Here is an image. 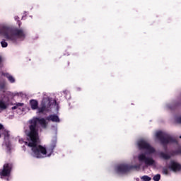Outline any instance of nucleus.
<instances>
[{"label":"nucleus","mask_w":181,"mask_h":181,"mask_svg":"<svg viewBox=\"0 0 181 181\" xmlns=\"http://www.w3.org/2000/svg\"><path fill=\"white\" fill-rule=\"evenodd\" d=\"M69 66H70V62L69 61H67L65 63H64L63 68L67 70V69H69Z\"/></svg>","instance_id":"a211bd4d"},{"label":"nucleus","mask_w":181,"mask_h":181,"mask_svg":"<svg viewBox=\"0 0 181 181\" xmlns=\"http://www.w3.org/2000/svg\"><path fill=\"white\" fill-rule=\"evenodd\" d=\"M153 180H154V181L160 180V174H157V175H154L153 177Z\"/></svg>","instance_id":"f3484780"},{"label":"nucleus","mask_w":181,"mask_h":181,"mask_svg":"<svg viewBox=\"0 0 181 181\" xmlns=\"http://www.w3.org/2000/svg\"><path fill=\"white\" fill-rule=\"evenodd\" d=\"M180 138L181 139V136H180Z\"/></svg>","instance_id":"7c9ffc66"},{"label":"nucleus","mask_w":181,"mask_h":181,"mask_svg":"<svg viewBox=\"0 0 181 181\" xmlns=\"http://www.w3.org/2000/svg\"><path fill=\"white\" fill-rule=\"evenodd\" d=\"M1 47H8V42H5V40H3L1 42Z\"/></svg>","instance_id":"6ab92c4d"},{"label":"nucleus","mask_w":181,"mask_h":181,"mask_svg":"<svg viewBox=\"0 0 181 181\" xmlns=\"http://www.w3.org/2000/svg\"><path fill=\"white\" fill-rule=\"evenodd\" d=\"M47 121H52V122H60L59 116L56 115H50L46 117Z\"/></svg>","instance_id":"9d476101"},{"label":"nucleus","mask_w":181,"mask_h":181,"mask_svg":"<svg viewBox=\"0 0 181 181\" xmlns=\"http://www.w3.org/2000/svg\"><path fill=\"white\" fill-rule=\"evenodd\" d=\"M6 108H8L6 103H5L4 100H0V111H4V110H6Z\"/></svg>","instance_id":"ddd939ff"},{"label":"nucleus","mask_w":181,"mask_h":181,"mask_svg":"<svg viewBox=\"0 0 181 181\" xmlns=\"http://www.w3.org/2000/svg\"><path fill=\"white\" fill-rule=\"evenodd\" d=\"M0 138H1V134H0Z\"/></svg>","instance_id":"2f4dec72"},{"label":"nucleus","mask_w":181,"mask_h":181,"mask_svg":"<svg viewBox=\"0 0 181 181\" xmlns=\"http://www.w3.org/2000/svg\"><path fill=\"white\" fill-rule=\"evenodd\" d=\"M4 136H5V139H9V133H6Z\"/></svg>","instance_id":"a878e982"},{"label":"nucleus","mask_w":181,"mask_h":181,"mask_svg":"<svg viewBox=\"0 0 181 181\" xmlns=\"http://www.w3.org/2000/svg\"><path fill=\"white\" fill-rule=\"evenodd\" d=\"M2 63V57H0V64Z\"/></svg>","instance_id":"cd10ccee"},{"label":"nucleus","mask_w":181,"mask_h":181,"mask_svg":"<svg viewBox=\"0 0 181 181\" xmlns=\"http://www.w3.org/2000/svg\"><path fill=\"white\" fill-rule=\"evenodd\" d=\"M42 128H47V122L43 117H33L28 121V129L25 130L27 141H25V145H28L31 148V151L34 153V156L37 158H45L43 155H47V151L46 148L42 145H39V129L40 127Z\"/></svg>","instance_id":"f257e3e1"},{"label":"nucleus","mask_w":181,"mask_h":181,"mask_svg":"<svg viewBox=\"0 0 181 181\" xmlns=\"http://www.w3.org/2000/svg\"><path fill=\"white\" fill-rule=\"evenodd\" d=\"M168 168L173 170V172H179V170H181V165L175 161H171Z\"/></svg>","instance_id":"1a4fd4ad"},{"label":"nucleus","mask_w":181,"mask_h":181,"mask_svg":"<svg viewBox=\"0 0 181 181\" xmlns=\"http://www.w3.org/2000/svg\"><path fill=\"white\" fill-rule=\"evenodd\" d=\"M31 110H37V114H45L49 112L52 109V100L49 98H43L39 107V102L36 100H30Z\"/></svg>","instance_id":"7ed1b4c3"},{"label":"nucleus","mask_w":181,"mask_h":181,"mask_svg":"<svg viewBox=\"0 0 181 181\" xmlns=\"http://www.w3.org/2000/svg\"><path fill=\"white\" fill-rule=\"evenodd\" d=\"M159 156L160 158H162V159H164L165 160H169V159H170V155L163 152H160Z\"/></svg>","instance_id":"f8f14e48"},{"label":"nucleus","mask_w":181,"mask_h":181,"mask_svg":"<svg viewBox=\"0 0 181 181\" xmlns=\"http://www.w3.org/2000/svg\"><path fill=\"white\" fill-rule=\"evenodd\" d=\"M130 171V168H129V165L128 164H122L118 165L116 168V172L117 173H128V172Z\"/></svg>","instance_id":"6e6552de"},{"label":"nucleus","mask_w":181,"mask_h":181,"mask_svg":"<svg viewBox=\"0 0 181 181\" xmlns=\"http://www.w3.org/2000/svg\"><path fill=\"white\" fill-rule=\"evenodd\" d=\"M139 148L142 151H146L148 153H155V148L151 146L146 141L140 140L138 141Z\"/></svg>","instance_id":"423d86ee"},{"label":"nucleus","mask_w":181,"mask_h":181,"mask_svg":"<svg viewBox=\"0 0 181 181\" xmlns=\"http://www.w3.org/2000/svg\"><path fill=\"white\" fill-rule=\"evenodd\" d=\"M12 169H13V163H6L3 165V168L0 169V178L9 177L11 173H12Z\"/></svg>","instance_id":"39448f33"},{"label":"nucleus","mask_w":181,"mask_h":181,"mask_svg":"<svg viewBox=\"0 0 181 181\" xmlns=\"http://www.w3.org/2000/svg\"><path fill=\"white\" fill-rule=\"evenodd\" d=\"M6 180H7V181H9V178H7Z\"/></svg>","instance_id":"c85d7f7f"},{"label":"nucleus","mask_w":181,"mask_h":181,"mask_svg":"<svg viewBox=\"0 0 181 181\" xmlns=\"http://www.w3.org/2000/svg\"><path fill=\"white\" fill-rule=\"evenodd\" d=\"M0 35H3L7 40L16 42L18 39H25V33L22 29L3 27L0 30Z\"/></svg>","instance_id":"f03ea898"},{"label":"nucleus","mask_w":181,"mask_h":181,"mask_svg":"<svg viewBox=\"0 0 181 181\" xmlns=\"http://www.w3.org/2000/svg\"><path fill=\"white\" fill-rule=\"evenodd\" d=\"M0 90H5V83H0Z\"/></svg>","instance_id":"b1692460"},{"label":"nucleus","mask_w":181,"mask_h":181,"mask_svg":"<svg viewBox=\"0 0 181 181\" xmlns=\"http://www.w3.org/2000/svg\"><path fill=\"white\" fill-rule=\"evenodd\" d=\"M176 121L177 124H181V117H177Z\"/></svg>","instance_id":"393cba45"},{"label":"nucleus","mask_w":181,"mask_h":181,"mask_svg":"<svg viewBox=\"0 0 181 181\" xmlns=\"http://www.w3.org/2000/svg\"><path fill=\"white\" fill-rule=\"evenodd\" d=\"M130 170H132V169H140L141 165H129Z\"/></svg>","instance_id":"dca6fc26"},{"label":"nucleus","mask_w":181,"mask_h":181,"mask_svg":"<svg viewBox=\"0 0 181 181\" xmlns=\"http://www.w3.org/2000/svg\"><path fill=\"white\" fill-rule=\"evenodd\" d=\"M1 129H4V125H2V124H0V130Z\"/></svg>","instance_id":"bb28decb"},{"label":"nucleus","mask_w":181,"mask_h":181,"mask_svg":"<svg viewBox=\"0 0 181 181\" xmlns=\"http://www.w3.org/2000/svg\"><path fill=\"white\" fill-rule=\"evenodd\" d=\"M54 103H56V100H54Z\"/></svg>","instance_id":"c756f323"},{"label":"nucleus","mask_w":181,"mask_h":181,"mask_svg":"<svg viewBox=\"0 0 181 181\" xmlns=\"http://www.w3.org/2000/svg\"><path fill=\"white\" fill-rule=\"evenodd\" d=\"M23 105H25L24 103H16L14 104V106H13L11 107V110H17V108H19V107H23Z\"/></svg>","instance_id":"4468645a"},{"label":"nucleus","mask_w":181,"mask_h":181,"mask_svg":"<svg viewBox=\"0 0 181 181\" xmlns=\"http://www.w3.org/2000/svg\"><path fill=\"white\" fill-rule=\"evenodd\" d=\"M163 175H169V170L166 168H163Z\"/></svg>","instance_id":"412c9836"},{"label":"nucleus","mask_w":181,"mask_h":181,"mask_svg":"<svg viewBox=\"0 0 181 181\" xmlns=\"http://www.w3.org/2000/svg\"><path fill=\"white\" fill-rule=\"evenodd\" d=\"M1 74H2L4 77H6L7 78H8L9 76H11L8 73H5V72H1Z\"/></svg>","instance_id":"5701e85b"},{"label":"nucleus","mask_w":181,"mask_h":181,"mask_svg":"<svg viewBox=\"0 0 181 181\" xmlns=\"http://www.w3.org/2000/svg\"><path fill=\"white\" fill-rule=\"evenodd\" d=\"M141 180L144 181H151L152 180V178L148 175H144L141 177Z\"/></svg>","instance_id":"2eb2a0df"},{"label":"nucleus","mask_w":181,"mask_h":181,"mask_svg":"<svg viewBox=\"0 0 181 181\" xmlns=\"http://www.w3.org/2000/svg\"><path fill=\"white\" fill-rule=\"evenodd\" d=\"M139 162H144L146 166L155 165V160L152 158L146 157L145 154H140L138 157Z\"/></svg>","instance_id":"0eeeda50"},{"label":"nucleus","mask_w":181,"mask_h":181,"mask_svg":"<svg viewBox=\"0 0 181 181\" xmlns=\"http://www.w3.org/2000/svg\"><path fill=\"white\" fill-rule=\"evenodd\" d=\"M157 139H159L162 145H168V144H177V140L170 135L163 132H157L156 134Z\"/></svg>","instance_id":"20e7f679"},{"label":"nucleus","mask_w":181,"mask_h":181,"mask_svg":"<svg viewBox=\"0 0 181 181\" xmlns=\"http://www.w3.org/2000/svg\"><path fill=\"white\" fill-rule=\"evenodd\" d=\"M56 144H57V141L56 140L52 141L51 145L49 148L47 149V152L49 153V154H48V156H50V155L53 153L54 148H56Z\"/></svg>","instance_id":"9b49d317"},{"label":"nucleus","mask_w":181,"mask_h":181,"mask_svg":"<svg viewBox=\"0 0 181 181\" xmlns=\"http://www.w3.org/2000/svg\"><path fill=\"white\" fill-rule=\"evenodd\" d=\"M63 93L64 94L65 98H66V99L69 98V97H67V95H69V94H70V92H69L68 90H64V91H63Z\"/></svg>","instance_id":"4be33fe9"},{"label":"nucleus","mask_w":181,"mask_h":181,"mask_svg":"<svg viewBox=\"0 0 181 181\" xmlns=\"http://www.w3.org/2000/svg\"><path fill=\"white\" fill-rule=\"evenodd\" d=\"M8 80L10 83H15V78L11 75L8 76Z\"/></svg>","instance_id":"aec40b11"}]
</instances>
